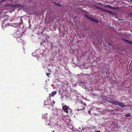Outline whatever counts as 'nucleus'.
Wrapping results in <instances>:
<instances>
[{
	"label": "nucleus",
	"mask_w": 132,
	"mask_h": 132,
	"mask_svg": "<svg viewBox=\"0 0 132 132\" xmlns=\"http://www.w3.org/2000/svg\"><path fill=\"white\" fill-rule=\"evenodd\" d=\"M108 102L114 104L118 105L121 107H126L127 106L126 105H124L123 103L118 101H115L110 97L108 98Z\"/></svg>",
	"instance_id": "obj_1"
},
{
	"label": "nucleus",
	"mask_w": 132,
	"mask_h": 132,
	"mask_svg": "<svg viewBox=\"0 0 132 132\" xmlns=\"http://www.w3.org/2000/svg\"><path fill=\"white\" fill-rule=\"evenodd\" d=\"M86 106V104L82 101H81L80 102V103L79 104V109H77V110L78 111H79V110H84Z\"/></svg>",
	"instance_id": "obj_2"
},
{
	"label": "nucleus",
	"mask_w": 132,
	"mask_h": 132,
	"mask_svg": "<svg viewBox=\"0 0 132 132\" xmlns=\"http://www.w3.org/2000/svg\"><path fill=\"white\" fill-rule=\"evenodd\" d=\"M19 22L18 23H14L12 24V26L13 27L18 28L20 27V25L22 24L23 23V20L21 18L18 19Z\"/></svg>",
	"instance_id": "obj_3"
},
{
	"label": "nucleus",
	"mask_w": 132,
	"mask_h": 132,
	"mask_svg": "<svg viewBox=\"0 0 132 132\" xmlns=\"http://www.w3.org/2000/svg\"><path fill=\"white\" fill-rule=\"evenodd\" d=\"M62 108L65 112L67 113H68V110L69 109V108L68 106H67L66 105H64L62 106Z\"/></svg>",
	"instance_id": "obj_4"
},
{
	"label": "nucleus",
	"mask_w": 132,
	"mask_h": 132,
	"mask_svg": "<svg viewBox=\"0 0 132 132\" xmlns=\"http://www.w3.org/2000/svg\"><path fill=\"white\" fill-rule=\"evenodd\" d=\"M48 100H45L44 102V105H50V101L49 100L50 99L48 98Z\"/></svg>",
	"instance_id": "obj_5"
},
{
	"label": "nucleus",
	"mask_w": 132,
	"mask_h": 132,
	"mask_svg": "<svg viewBox=\"0 0 132 132\" xmlns=\"http://www.w3.org/2000/svg\"><path fill=\"white\" fill-rule=\"evenodd\" d=\"M23 5L20 4H16V8L20 9H21L23 7Z\"/></svg>",
	"instance_id": "obj_6"
},
{
	"label": "nucleus",
	"mask_w": 132,
	"mask_h": 132,
	"mask_svg": "<svg viewBox=\"0 0 132 132\" xmlns=\"http://www.w3.org/2000/svg\"><path fill=\"white\" fill-rule=\"evenodd\" d=\"M104 6L105 7H108L110 9H115L116 7H112L111 5H104Z\"/></svg>",
	"instance_id": "obj_7"
},
{
	"label": "nucleus",
	"mask_w": 132,
	"mask_h": 132,
	"mask_svg": "<svg viewBox=\"0 0 132 132\" xmlns=\"http://www.w3.org/2000/svg\"><path fill=\"white\" fill-rule=\"evenodd\" d=\"M105 12L109 13L111 15H112L113 16H116V14L115 13L112 12L107 10L106 9Z\"/></svg>",
	"instance_id": "obj_8"
},
{
	"label": "nucleus",
	"mask_w": 132,
	"mask_h": 132,
	"mask_svg": "<svg viewBox=\"0 0 132 132\" xmlns=\"http://www.w3.org/2000/svg\"><path fill=\"white\" fill-rule=\"evenodd\" d=\"M56 93V91L53 92H52L51 94H49V97H48V98L50 99V97L53 96L54 95H55Z\"/></svg>",
	"instance_id": "obj_9"
},
{
	"label": "nucleus",
	"mask_w": 132,
	"mask_h": 132,
	"mask_svg": "<svg viewBox=\"0 0 132 132\" xmlns=\"http://www.w3.org/2000/svg\"><path fill=\"white\" fill-rule=\"evenodd\" d=\"M90 20L94 22H95L98 23V21L97 19H95V18H91L90 19Z\"/></svg>",
	"instance_id": "obj_10"
},
{
	"label": "nucleus",
	"mask_w": 132,
	"mask_h": 132,
	"mask_svg": "<svg viewBox=\"0 0 132 132\" xmlns=\"http://www.w3.org/2000/svg\"><path fill=\"white\" fill-rule=\"evenodd\" d=\"M7 6H9L11 7H15V8H16V4H8L7 5Z\"/></svg>",
	"instance_id": "obj_11"
},
{
	"label": "nucleus",
	"mask_w": 132,
	"mask_h": 132,
	"mask_svg": "<svg viewBox=\"0 0 132 132\" xmlns=\"http://www.w3.org/2000/svg\"><path fill=\"white\" fill-rule=\"evenodd\" d=\"M96 7L98 9H100L101 10L103 11L104 12L106 10L105 9H104L101 7H100L97 6H96Z\"/></svg>",
	"instance_id": "obj_12"
},
{
	"label": "nucleus",
	"mask_w": 132,
	"mask_h": 132,
	"mask_svg": "<svg viewBox=\"0 0 132 132\" xmlns=\"http://www.w3.org/2000/svg\"><path fill=\"white\" fill-rule=\"evenodd\" d=\"M122 40L126 42H128V43L132 44V42H131L130 41H129L128 40H126L124 38L122 39Z\"/></svg>",
	"instance_id": "obj_13"
},
{
	"label": "nucleus",
	"mask_w": 132,
	"mask_h": 132,
	"mask_svg": "<svg viewBox=\"0 0 132 132\" xmlns=\"http://www.w3.org/2000/svg\"><path fill=\"white\" fill-rule=\"evenodd\" d=\"M54 4L56 6H57L59 7H61V4L55 2H54Z\"/></svg>",
	"instance_id": "obj_14"
},
{
	"label": "nucleus",
	"mask_w": 132,
	"mask_h": 132,
	"mask_svg": "<svg viewBox=\"0 0 132 132\" xmlns=\"http://www.w3.org/2000/svg\"><path fill=\"white\" fill-rule=\"evenodd\" d=\"M85 16L86 18H87L89 20H90V18H91V17H90V16H89L85 14Z\"/></svg>",
	"instance_id": "obj_15"
},
{
	"label": "nucleus",
	"mask_w": 132,
	"mask_h": 132,
	"mask_svg": "<svg viewBox=\"0 0 132 132\" xmlns=\"http://www.w3.org/2000/svg\"><path fill=\"white\" fill-rule=\"evenodd\" d=\"M131 114L130 113H128L127 114H125V116L126 117H129L130 116Z\"/></svg>",
	"instance_id": "obj_16"
},
{
	"label": "nucleus",
	"mask_w": 132,
	"mask_h": 132,
	"mask_svg": "<svg viewBox=\"0 0 132 132\" xmlns=\"http://www.w3.org/2000/svg\"><path fill=\"white\" fill-rule=\"evenodd\" d=\"M55 103V102L54 101H53L52 102H51V104L52 106H53L54 105V104Z\"/></svg>",
	"instance_id": "obj_17"
},
{
	"label": "nucleus",
	"mask_w": 132,
	"mask_h": 132,
	"mask_svg": "<svg viewBox=\"0 0 132 132\" xmlns=\"http://www.w3.org/2000/svg\"><path fill=\"white\" fill-rule=\"evenodd\" d=\"M15 34L17 36H19L20 35V33L17 30V31L16 32Z\"/></svg>",
	"instance_id": "obj_18"
},
{
	"label": "nucleus",
	"mask_w": 132,
	"mask_h": 132,
	"mask_svg": "<svg viewBox=\"0 0 132 132\" xmlns=\"http://www.w3.org/2000/svg\"><path fill=\"white\" fill-rule=\"evenodd\" d=\"M80 85L82 86V85L83 86H84V85L85 84V83L83 82H81L80 83Z\"/></svg>",
	"instance_id": "obj_19"
},
{
	"label": "nucleus",
	"mask_w": 132,
	"mask_h": 132,
	"mask_svg": "<svg viewBox=\"0 0 132 132\" xmlns=\"http://www.w3.org/2000/svg\"><path fill=\"white\" fill-rule=\"evenodd\" d=\"M46 75L47 76H48V75H50V73H46Z\"/></svg>",
	"instance_id": "obj_20"
},
{
	"label": "nucleus",
	"mask_w": 132,
	"mask_h": 132,
	"mask_svg": "<svg viewBox=\"0 0 132 132\" xmlns=\"http://www.w3.org/2000/svg\"><path fill=\"white\" fill-rule=\"evenodd\" d=\"M69 110H70V113H71H71H72V111H71V109H70V108H69Z\"/></svg>",
	"instance_id": "obj_21"
},
{
	"label": "nucleus",
	"mask_w": 132,
	"mask_h": 132,
	"mask_svg": "<svg viewBox=\"0 0 132 132\" xmlns=\"http://www.w3.org/2000/svg\"><path fill=\"white\" fill-rule=\"evenodd\" d=\"M95 132H101V131H100L95 130Z\"/></svg>",
	"instance_id": "obj_22"
},
{
	"label": "nucleus",
	"mask_w": 132,
	"mask_h": 132,
	"mask_svg": "<svg viewBox=\"0 0 132 132\" xmlns=\"http://www.w3.org/2000/svg\"><path fill=\"white\" fill-rule=\"evenodd\" d=\"M91 112L90 111H88V113L89 114H90Z\"/></svg>",
	"instance_id": "obj_23"
},
{
	"label": "nucleus",
	"mask_w": 132,
	"mask_h": 132,
	"mask_svg": "<svg viewBox=\"0 0 132 132\" xmlns=\"http://www.w3.org/2000/svg\"><path fill=\"white\" fill-rule=\"evenodd\" d=\"M3 25H5V26H7V25H5V23H4V22H3Z\"/></svg>",
	"instance_id": "obj_24"
},
{
	"label": "nucleus",
	"mask_w": 132,
	"mask_h": 132,
	"mask_svg": "<svg viewBox=\"0 0 132 132\" xmlns=\"http://www.w3.org/2000/svg\"><path fill=\"white\" fill-rule=\"evenodd\" d=\"M47 114V113L46 114H44V115H43V116H44L45 115V114Z\"/></svg>",
	"instance_id": "obj_25"
},
{
	"label": "nucleus",
	"mask_w": 132,
	"mask_h": 132,
	"mask_svg": "<svg viewBox=\"0 0 132 132\" xmlns=\"http://www.w3.org/2000/svg\"><path fill=\"white\" fill-rule=\"evenodd\" d=\"M108 44L109 45H110V43H109Z\"/></svg>",
	"instance_id": "obj_26"
},
{
	"label": "nucleus",
	"mask_w": 132,
	"mask_h": 132,
	"mask_svg": "<svg viewBox=\"0 0 132 132\" xmlns=\"http://www.w3.org/2000/svg\"><path fill=\"white\" fill-rule=\"evenodd\" d=\"M99 4H102L101 3H98Z\"/></svg>",
	"instance_id": "obj_27"
}]
</instances>
